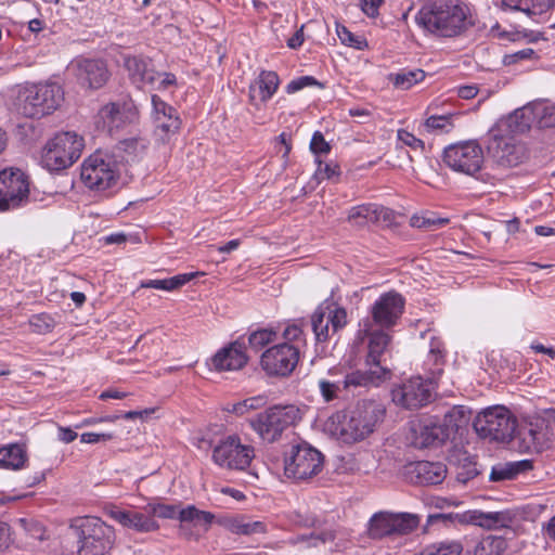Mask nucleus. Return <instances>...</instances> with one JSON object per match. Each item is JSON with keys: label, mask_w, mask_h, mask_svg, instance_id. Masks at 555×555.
Instances as JSON below:
<instances>
[{"label": "nucleus", "mask_w": 555, "mask_h": 555, "mask_svg": "<svg viewBox=\"0 0 555 555\" xmlns=\"http://www.w3.org/2000/svg\"><path fill=\"white\" fill-rule=\"evenodd\" d=\"M323 454L307 442L292 446L284 460L285 475L297 480L317 476L323 468Z\"/></svg>", "instance_id": "nucleus-11"}, {"label": "nucleus", "mask_w": 555, "mask_h": 555, "mask_svg": "<svg viewBox=\"0 0 555 555\" xmlns=\"http://www.w3.org/2000/svg\"><path fill=\"white\" fill-rule=\"evenodd\" d=\"M520 448L525 452L541 453L550 448L552 430L548 422L541 416L531 417L517 431Z\"/></svg>", "instance_id": "nucleus-19"}, {"label": "nucleus", "mask_w": 555, "mask_h": 555, "mask_svg": "<svg viewBox=\"0 0 555 555\" xmlns=\"http://www.w3.org/2000/svg\"><path fill=\"white\" fill-rule=\"evenodd\" d=\"M535 121L537 115L534 109L531 106H524L515 109L495 127H503L507 133L516 135L529 131Z\"/></svg>", "instance_id": "nucleus-32"}, {"label": "nucleus", "mask_w": 555, "mask_h": 555, "mask_svg": "<svg viewBox=\"0 0 555 555\" xmlns=\"http://www.w3.org/2000/svg\"><path fill=\"white\" fill-rule=\"evenodd\" d=\"M349 219H360L358 222L360 225H364L366 223H375L379 219V215L372 205H363L353 208L349 214Z\"/></svg>", "instance_id": "nucleus-44"}, {"label": "nucleus", "mask_w": 555, "mask_h": 555, "mask_svg": "<svg viewBox=\"0 0 555 555\" xmlns=\"http://www.w3.org/2000/svg\"><path fill=\"white\" fill-rule=\"evenodd\" d=\"M405 298L396 291L384 293V354L388 351L391 336L387 330L396 326L404 312Z\"/></svg>", "instance_id": "nucleus-29"}, {"label": "nucleus", "mask_w": 555, "mask_h": 555, "mask_svg": "<svg viewBox=\"0 0 555 555\" xmlns=\"http://www.w3.org/2000/svg\"><path fill=\"white\" fill-rule=\"evenodd\" d=\"M98 125L109 133L138 119V109L132 101L112 102L98 113Z\"/></svg>", "instance_id": "nucleus-23"}, {"label": "nucleus", "mask_w": 555, "mask_h": 555, "mask_svg": "<svg viewBox=\"0 0 555 555\" xmlns=\"http://www.w3.org/2000/svg\"><path fill=\"white\" fill-rule=\"evenodd\" d=\"M513 473L515 475V478L522 473H526L528 470H531L533 468V463L531 460H521L517 462H509Z\"/></svg>", "instance_id": "nucleus-64"}, {"label": "nucleus", "mask_w": 555, "mask_h": 555, "mask_svg": "<svg viewBox=\"0 0 555 555\" xmlns=\"http://www.w3.org/2000/svg\"><path fill=\"white\" fill-rule=\"evenodd\" d=\"M310 150L313 154H327L331 151V145L325 141L324 135L320 131H315L310 142Z\"/></svg>", "instance_id": "nucleus-54"}, {"label": "nucleus", "mask_w": 555, "mask_h": 555, "mask_svg": "<svg viewBox=\"0 0 555 555\" xmlns=\"http://www.w3.org/2000/svg\"><path fill=\"white\" fill-rule=\"evenodd\" d=\"M125 67L132 83L138 88L153 86L162 76L154 69L152 61L141 56H128L125 59Z\"/></svg>", "instance_id": "nucleus-30"}, {"label": "nucleus", "mask_w": 555, "mask_h": 555, "mask_svg": "<svg viewBox=\"0 0 555 555\" xmlns=\"http://www.w3.org/2000/svg\"><path fill=\"white\" fill-rule=\"evenodd\" d=\"M535 52L531 48L519 50L515 53L507 54L504 57V63L506 65L515 64L521 60H530L534 56Z\"/></svg>", "instance_id": "nucleus-58"}, {"label": "nucleus", "mask_w": 555, "mask_h": 555, "mask_svg": "<svg viewBox=\"0 0 555 555\" xmlns=\"http://www.w3.org/2000/svg\"><path fill=\"white\" fill-rule=\"evenodd\" d=\"M449 218L438 217L435 212L427 211L422 215H413L410 219L409 225L416 229L426 231H434L449 224Z\"/></svg>", "instance_id": "nucleus-38"}, {"label": "nucleus", "mask_w": 555, "mask_h": 555, "mask_svg": "<svg viewBox=\"0 0 555 555\" xmlns=\"http://www.w3.org/2000/svg\"><path fill=\"white\" fill-rule=\"evenodd\" d=\"M248 357L246 348L238 341L221 348L212 358L211 365L218 372L236 371L246 365Z\"/></svg>", "instance_id": "nucleus-27"}, {"label": "nucleus", "mask_w": 555, "mask_h": 555, "mask_svg": "<svg viewBox=\"0 0 555 555\" xmlns=\"http://www.w3.org/2000/svg\"><path fill=\"white\" fill-rule=\"evenodd\" d=\"M410 431L411 443L417 449L437 448L449 439L448 429L433 417L411 423Z\"/></svg>", "instance_id": "nucleus-22"}, {"label": "nucleus", "mask_w": 555, "mask_h": 555, "mask_svg": "<svg viewBox=\"0 0 555 555\" xmlns=\"http://www.w3.org/2000/svg\"><path fill=\"white\" fill-rule=\"evenodd\" d=\"M318 86L320 88H323V83L319 82L314 77L312 76H301L296 79H293L289 81V83L286 86V92L287 93H295L306 87H312Z\"/></svg>", "instance_id": "nucleus-50"}, {"label": "nucleus", "mask_w": 555, "mask_h": 555, "mask_svg": "<svg viewBox=\"0 0 555 555\" xmlns=\"http://www.w3.org/2000/svg\"><path fill=\"white\" fill-rule=\"evenodd\" d=\"M479 474V470L476 466V463L468 461L467 464H464L461 470L456 474L457 481L462 483H467L469 480L474 479Z\"/></svg>", "instance_id": "nucleus-56"}, {"label": "nucleus", "mask_w": 555, "mask_h": 555, "mask_svg": "<svg viewBox=\"0 0 555 555\" xmlns=\"http://www.w3.org/2000/svg\"><path fill=\"white\" fill-rule=\"evenodd\" d=\"M276 332L272 328H261L249 335L248 343L251 348L259 350L275 339Z\"/></svg>", "instance_id": "nucleus-45"}, {"label": "nucleus", "mask_w": 555, "mask_h": 555, "mask_svg": "<svg viewBox=\"0 0 555 555\" xmlns=\"http://www.w3.org/2000/svg\"><path fill=\"white\" fill-rule=\"evenodd\" d=\"M506 546L504 538L487 535L476 543L474 555H502Z\"/></svg>", "instance_id": "nucleus-39"}, {"label": "nucleus", "mask_w": 555, "mask_h": 555, "mask_svg": "<svg viewBox=\"0 0 555 555\" xmlns=\"http://www.w3.org/2000/svg\"><path fill=\"white\" fill-rule=\"evenodd\" d=\"M425 72L423 69H406L403 68L398 73H391L388 75V80L392 82L396 89L409 90L414 85L425 79Z\"/></svg>", "instance_id": "nucleus-36"}, {"label": "nucleus", "mask_w": 555, "mask_h": 555, "mask_svg": "<svg viewBox=\"0 0 555 555\" xmlns=\"http://www.w3.org/2000/svg\"><path fill=\"white\" fill-rule=\"evenodd\" d=\"M214 519L215 515L212 513L198 509L197 513L195 514L194 524L198 526H204V528L207 530L208 527L214 521Z\"/></svg>", "instance_id": "nucleus-63"}, {"label": "nucleus", "mask_w": 555, "mask_h": 555, "mask_svg": "<svg viewBox=\"0 0 555 555\" xmlns=\"http://www.w3.org/2000/svg\"><path fill=\"white\" fill-rule=\"evenodd\" d=\"M372 312L373 320H365L359 331L366 370L347 373L343 380V390L378 387L382 383V298L375 301Z\"/></svg>", "instance_id": "nucleus-2"}, {"label": "nucleus", "mask_w": 555, "mask_h": 555, "mask_svg": "<svg viewBox=\"0 0 555 555\" xmlns=\"http://www.w3.org/2000/svg\"><path fill=\"white\" fill-rule=\"evenodd\" d=\"M30 326L33 327L34 332L38 334H46L52 331L54 327V320L52 317L46 313H40L33 315L29 321Z\"/></svg>", "instance_id": "nucleus-48"}, {"label": "nucleus", "mask_w": 555, "mask_h": 555, "mask_svg": "<svg viewBox=\"0 0 555 555\" xmlns=\"http://www.w3.org/2000/svg\"><path fill=\"white\" fill-rule=\"evenodd\" d=\"M472 411L464 405L452 406L443 416L442 428L448 429L449 437L466 427L470 421Z\"/></svg>", "instance_id": "nucleus-35"}, {"label": "nucleus", "mask_w": 555, "mask_h": 555, "mask_svg": "<svg viewBox=\"0 0 555 555\" xmlns=\"http://www.w3.org/2000/svg\"><path fill=\"white\" fill-rule=\"evenodd\" d=\"M319 168L317 170V176L321 179H332L334 177H338L340 171L339 167L336 164H322L321 160H318Z\"/></svg>", "instance_id": "nucleus-57"}, {"label": "nucleus", "mask_w": 555, "mask_h": 555, "mask_svg": "<svg viewBox=\"0 0 555 555\" xmlns=\"http://www.w3.org/2000/svg\"><path fill=\"white\" fill-rule=\"evenodd\" d=\"M393 132V130L388 131L387 139L389 142L384 155L387 156V165L392 168L401 169L412 162V156L406 147H410L413 151L420 150L423 152L425 150V143L404 129H398L395 137H392Z\"/></svg>", "instance_id": "nucleus-17"}, {"label": "nucleus", "mask_w": 555, "mask_h": 555, "mask_svg": "<svg viewBox=\"0 0 555 555\" xmlns=\"http://www.w3.org/2000/svg\"><path fill=\"white\" fill-rule=\"evenodd\" d=\"M474 428L483 439L508 442L517 430V418L504 406H491L477 415Z\"/></svg>", "instance_id": "nucleus-9"}, {"label": "nucleus", "mask_w": 555, "mask_h": 555, "mask_svg": "<svg viewBox=\"0 0 555 555\" xmlns=\"http://www.w3.org/2000/svg\"><path fill=\"white\" fill-rule=\"evenodd\" d=\"M336 34L340 40V42L345 46L363 50L367 43L366 40L362 36H358L352 34L346 26L337 24L336 25Z\"/></svg>", "instance_id": "nucleus-43"}, {"label": "nucleus", "mask_w": 555, "mask_h": 555, "mask_svg": "<svg viewBox=\"0 0 555 555\" xmlns=\"http://www.w3.org/2000/svg\"><path fill=\"white\" fill-rule=\"evenodd\" d=\"M376 405L371 401L359 403L353 410L337 411L325 423V430L344 443H354L373 433L377 422Z\"/></svg>", "instance_id": "nucleus-3"}, {"label": "nucleus", "mask_w": 555, "mask_h": 555, "mask_svg": "<svg viewBox=\"0 0 555 555\" xmlns=\"http://www.w3.org/2000/svg\"><path fill=\"white\" fill-rule=\"evenodd\" d=\"M299 360L297 346L283 343L267 349L260 360L262 370L270 376H288Z\"/></svg>", "instance_id": "nucleus-16"}, {"label": "nucleus", "mask_w": 555, "mask_h": 555, "mask_svg": "<svg viewBox=\"0 0 555 555\" xmlns=\"http://www.w3.org/2000/svg\"><path fill=\"white\" fill-rule=\"evenodd\" d=\"M145 511L149 512L153 518L154 516H157L164 519L178 518L179 514V507L177 505L169 504H149L145 507Z\"/></svg>", "instance_id": "nucleus-47"}, {"label": "nucleus", "mask_w": 555, "mask_h": 555, "mask_svg": "<svg viewBox=\"0 0 555 555\" xmlns=\"http://www.w3.org/2000/svg\"><path fill=\"white\" fill-rule=\"evenodd\" d=\"M70 529L78 539V555H104L115 542L114 528L98 517H79Z\"/></svg>", "instance_id": "nucleus-6"}, {"label": "nucleus", "mask_w": 555, "mask_h": 555, "mask_svg": "<svg viewBox=\"0 0 555 555\" xmlns=\"http://www.w3.org/2000/svg\"><path fill=\"white\" fill-rule=\"evenodd\" d=\"M64 100L57 83H25L16 93L15 106L27 118H41L54 112Z\"/></svg>", "instance_id": "nucleus-4"}, {"label": "nucleus", "mask_w": 555, "mask_h": 555, "mask_svg": "<svg viewBox=\"0 0 555 555\" xmlns=\"http://www.w3.org/2000/svg\"><path fill=\"white\" fill-rule=\"evenodd\" d=\"M434 386L430 379L411 377L391 389V400L404 409H420L431 402Z\"/></svg>", "instance_id": "nucleus-14"}, {"label": "nucleus", "mask_w": 555, "mask_h": 555, "mask_svg": "<svg viewBox=\"0 0 555 555\" xmlns=\"http://www.w3.org/2000/svg\"><path fill=\"white\" fill-rule=\"evenodd\" d=\"M486 147L492 160L503 168L516 167L527 158L526 146L503 127H492L489 130Z\"/></svg>", "instance_id": "nucleus-10"}, {"label": "nucleus", "mask_w": 555, "mask_h": 555, "mask_svg": "<svg viewBox=\"0 0 555 555\" xmlns=\"http://www.w3.org/2000/svg\"><path fill=\"white\" fill-rule=\"evenodd\" d=\"M509 462L505 464H498L492 467L490 473L491 481H504V480H513L515 479V475L512 469Z\"/></svg>", "instance_id": "nucleus-51"}, {"label": "nucleus", "mask_w": 555, "mask_h": 555, "mask_svg": "<svg viewBox=\"0 0 555 555\" xmlns=\"http://www.w3.org/2000/svg\"><path fill=\"white\" fill-rule=\"evenodd\" d=\"M446 351L443 343L436 337L430 340V349L428 354V361H431L434 367L430 369L433 378L439 377L443 372Z\"/></svg>", "instance_id": "nucleus-41"}, {"label": "nucleus", "mask_w": 555, "mask_h": 555, "mask_svg": "<svg viewBox=\"0 0 555 555\" xmlns=\"http://www.w3.org/2000/svg\"><path fill=\"white\" fill-rule=\"evenodd\" d=\"M493 3L502 11L522 12L532 18L555 7V0H493Z\"/></svg>", "instance_id": "nucleus-31"}, {"label": "nucleus", "mask_w": 555, "mask_h": 555, "mask_svg": "<svg viewBox=\"0 0 555 555\" xmlns=\"http://www.w3.org/2000/svg\"><path fill=\"white\" fill-rule=\"evenodd\" d=\"M80 177L87 188L96 191H105L117 182L115 165L99 153L83 162Z\"/></svg>", "instance_id": "nucleus-15"}, {"label": "nucleus", "mask_w": 555, "mask_h": 555, "mask_svg": "<svg viewBox=\"0 0 555 555\" xmlns=\"http://www.w3.org/2000/svg\"><path fill=\"white\" fill-rule=\"evenodd\" d=\"M29 182L20 169L0 171V211L23 206L28 201Z\"/></svg>", "instance_id": "nucleus-13"}, {"label": "nucleus", "mask_w": 555, "mask_h": 555, "mask_svg": "<svg viewBox=\"0 0 555 555\" xmlns=\"http://www.w3.org/2000/svg\"><path fill=\"white\" fill-rule=\"evenodd\" d=\"M319 390L324 402H332L339 397V392L343 390V386L339 384L330 382L327 379H320Z\"/></svg>", "instance_id": "nucleus-49"}, {"label": "nucleus", "mask_w": 555, "mask_h": 555, "mask_svg": "<svg viewBox=\"0 0 555 555\" xmlns=\"http://www.w3.org/2000/svg\"><path fill=\"white\" fill-rule=\"evenodd\" d=\"M114 438V434L112 433H85L80 436L81 442L85 443H96L99 441H108Z\"/></svg>", "instance_id": "nucleus-59"}, {"label": "nucleus", "mask_w": 555, "mask_h": 555, "mask_svg": "<svg viewBox=\"0 0 555 555\" xmlns=\"http://www.w3.org/2000/svg\"><path fill=\"white\" fill-rule=\"evenodd\" d=\"M347 324V312L344 308L332 307L323 302L311 315V327L318 343H325L337 331Z\"/></svg>", "instance_id": "nucleus-18"}, {"label": "nucleus", "mask_w": 555, "mask_h": 555, "mask_svg": "<svg viewBox=\"0 0 555 555\" xmlns=\"http://www.w3.org/2000/svg\"><path fill=\"white\" fill-rule=\"evenodd\" d=\"M153 116L155 122L154 134L163 144L169 143L181 127V119L175 107L163 101L157 94L152 95Z\"/></svg>", "instance_id": "nucleus-20"}, {"label": "nucleus", "mask_w": 555, "mask_h": 555, "mask_svg": "<svg viewBox=\"0 0 555 555\" xmlns=\"http://www.w3.org/2000/svg\"><path fill=\"white\" fill-rule=\"evenodd\" d=\"M382 0H361V9L369 17H376Z\"/></svg>", "instance_id": "nucleus-62"}, {"label": "nucleus", "mask_w": 555, "mask_h": 555, "mask_svg": "<svg viewBox=\"0 0 555 555\" xmlns=\"http://www.w3.org/2000/svg\"><path fill=\"white\" fill-rule=\"evenodd\" d=\"M302 325V320L300 321V323L293 322L287 324V326L283 331V338L286 340V343L291 344L305 340Z\"/></svg>", "instance_id": "nucleus-53"}, {"label": "nucleus", "mask_w": 555, "mask_h": 555, "mask_svg": "<svg viewBox=\"0 0 555 555\" xmlns=\"http://www.w3.org/2000/svg\"><path fill=\"white\" fill-rule=\"evenodd\" d=\"M463 546L460 542H441L435 550L428 551L427 555H461Z\"/></svg>", "instance_id": "nucleus-52"}, {"label": "nucleus", "mask_w": 555, "mask_h": 555, "mask_svg": "<svg viewBox=\"0 0 555 555\" xmlns=\"http://www.w3.org/2000/svg\"><path fill=\"white\" fill-rule=\"evenodd\" d=\"M366 534L374 540L382 539V512H376L370 519Z\"/></svg>", "instance_id": "nucleus-55"}, {"label": "nucleus", "mask_w": 555, "mask_h": 555, "mask_svg": "<svg viewBox=\"0 0 555 555\" xmlns=\"http://www.w3.org/2000/svg\"><path fill=\"white\" fill-rule=\"evenodd\" d=\"M224 527L232 533L251 535L264 533L267 526L262 521H253L247 516L241 515L224 520Z\"/></svg>", "instance_id": "nucleus-33"}, {"label": "nucleus", "mask_w": 555, "mask_h": 555, "mask_svg": "<svg viewBox=\"0 0 555 555\" xmlns=\"http://www.w3.org/2000/svg\"><path fill=\"white\" fill-rule=\"evenodd\" d=\"M83 138L76 132H60L50 139L41 155V164L49 171H61L70 167L81 155Z\"/></svg>", "instance_id": "nucleus-7"}, {"label": "nucleus", "mask_w": 555, "mask_h": 555, "mask_svg": "<svg viewBox=\"0 0 555 555\" xmlns=\"http://www.w3.org/2000/svg\"><path fill=\"white\" fill-rule=\"evenodd\" d=\"M405 469L410 480L418 485L441 483L447 474L446 465L439 462L418 461L410 463Z\"/></svg>", "instance_id": "nucleus-26"}, {"label": "nucleus", "mask_w": 555, "mask_h": 555, "mask_svg": "<svg viewBox=\"0 0 555 555\" xmlns=\"http://www.w3.org/2000/svg\"><path fill=\"white\" fill-rule=\"evenodd\" d=\"M421 518L412 513H392L384 511V546L398 540V545L406 542V535L420 526Z\"/></svg>", "instance_id": "nucleus-21"}, {"label": "nucleus", "mask_w": 555, "mask_h": 555, "mask_svg": "<svg viewBox=\"0 0 555 555\" xmlns=\"http://www.w3.org/2000/svg\"><path fill=\"white\" fill-rule=\"evenodd\" d=\"M109 516L122 527L132 529L137 532L147 533L156 531L159 526L149 512L141 513L133 509L113 508Z\"/></svg>", "instance_id": "nucleus-28"}, {"label": "nucleus", "mask_w": 555, "mask_h": 555, "mask_svg": "<svg viewBox=\"0 0 555 555\" xmlns=\"http://www.w3.org/2000/svg\"><path fill=\"white\" fill-rule=\"evenodd\" d=\"M335 534L332 530H324L321 532H312L310 535L311 545L318 546L319 544H324L328 541H333Z\"/></svg>", "instance_id": "nucleus-60"}, {"label": "nucleus", "mask_w": 555, "mask_h": 555, "mask_svg": "<svg viewBox=\"0 0 555 555\" xmlns=\"http://www.w3.org/2000/svg\"><path fill=\"white\" fill-rule=\"evenodd\" d=\"M197 273H183L164 280H147L140 285L141 288H155L162 291H176L190 282Z\"/></svg>", "instance_id": "nucleus-37"}, {"label": "nucleus", "mask_w": 555, "mask_h": 555, "mask_svg": "<svg viewBox=\"0 0 555 555\" xmlns=\"http://www.w3.org/2000/svg\"><path fill=\"white\" fill-rule=\"evenodd\" d=\"M11 543L10 526L7 522L0 521V553L8 550Z\"/></svg>", "instance_id": "nucleus-61"}, {"label": "nucleus", "mask_w": 555, "mask_h": 555, "mask_svg": "<svg viewBox=\"0 0 555 555\" xmlns=\"http://www.w3.org/2000/svg\"><path fill=\"white\" fill-rule=\"evenodd\" d=\"M424 128L430 133H448L453 128L452 115H433L425 122Z\"/></svg>", "instance_id": "nucleus-42"}, {"label": "nucleus", "mask_w": 555, "mask_h": 555, "mask_svg": "<svg viewBox=\"0 0 555 555\" xmlns=\"http://www.w3.org/2000/svg\"><path fill=\"white\" fill-rule=\"evenodd\" d=\"M417 24L438 38H457L475 26L473 10L463 0H428L417 12Z\"/></svg>", "instance_id": "nucleus-1"}, {"label": "nucleus", "mask_w": 555, "mask_h": 555, "mask_svg": "<svg viewBox=\"0 0 555 555\" xmlns=\"http://www.w3.org/2000/svg\"><path fill=\"white\" fill-rule=\"evenodd\" d=\"M406 222L408 218L404 214L384 208V228L389 229L393 234L405 237L409 230Z\"/></svg>", "instance_id": "nucleus-40"}, {"label": "nucleus", "mask_w": 555, "mask_h": 555, "mask_svg": "<svg viewBox=\"0 0 555 555\" xmlns=\"http://www.w3.org/2000/svg\"><path fill=\"white\" fill-rule=\"evenodd\" d=\"M279 75L273 70H261L258 77L248 87V102L260 109L278 91Z\"/></svg>", "instance_id": "nucleus-25"}, {"label": "nucleus", "mask_w": 555, "mask_h": 555, "mask_svg": "<svg viewBox=\"0 0 555 555\" xmlns=\"http://www.w3.org/2000/svg\"><path fill=\"white\" fill-rule=\"evenodd\" d=\"M72 69L79 83L91 89L103 87L109 77L107 66L102 60L77 59L72 62Z\"/></svg>", "instance_id": "nucleus-24"}, {"label": "nucleus", "mask_w": 555, "mask_h": 555, "mask_svg": "<svg viewBox=\"0 0 555 555\" xmlns=\"http://www.w3.org/2000/svg\"><path fill=\"white\" fill-rule=\"evenodd\" d=\"M255 457L254 447L242 443L236 435L221 439L212 449V462L222 469L245 470Z\"/></svg>", "instance_id": "nucleus-12"}, {"label": "nucleus", "mask_w": 555, "mask_h": 555, "mask_svg": "<svg viewBox=\"0 0 555 555\" xmlns=\"http://www.w3.org/2000/svg\"><path fill=\"white\" fill-rule=\"evenodd\" d=\"M302 415L300 408L295 404H276L250 418L249 425L261 440L273 443L282 438L285 430L299 423Z\"/></svg>", "instance_id": "nucleus-5"}, {"label": "nucleus", "mask_w": 555, "mask_h": 555, "mask_svg": "<svg viewBox=\"0 0 555 555\" xmlns=\"http://www.w3.org/2000/svg\"><path fill=\"white\" fill-rule=\"evenodd\" d=\"M27 462L26 450L23 446L13 443L0 447V467L7 469H21Z\"/></svg>", "instance_id": "nucleus-34"}, {"label": "nucleus", "mask_w": 555, "mask_h": 555, "mask_svg": "<svg viewBox=\"0 0 555 555\" xmlns=\"http://www.w3.org/2000/svg\"><path fill=\"white\" fill-rule=\"evenodd\" d=\"M266 404L264 397H251L247 398L243 401L232 404L231 409H228L229 412L235 413L236 415H244L245 413L251 410H258Z\"/></svg>", "instance_id": "nucleus-46"}, {"label": "nucleus", "mask_w": 555, "mask_h": 555, "mask_svg": "<svg viewBox=\"0 0 555 555\" xmlns=\"http://www.w3.org/2000/svg\"><path fill=\"white\" fill-rule=\"evenodd\" d=\"M443 162L453 171L487 182L489 175H478L483 164V151L475 140L451 144L443 151Z\"/></svg>", "instance_id": "nucleus-8"}]
</instances>
